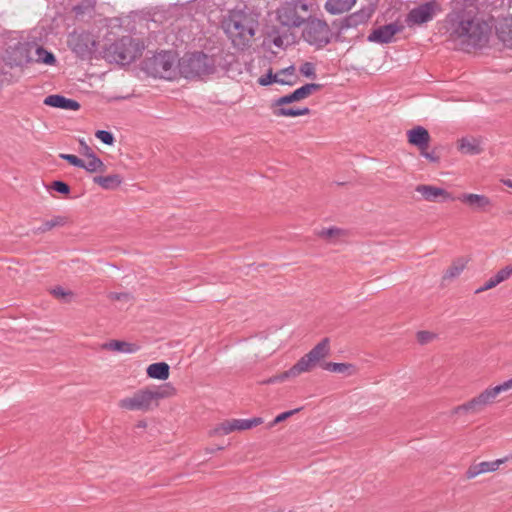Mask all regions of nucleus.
I'll list each match as a JSON object with an SVG mask.
<instances>
[{"label": "nucleus", "mask_w": 512, "mask_h": 512, "mask_svg": "<svg viewBox=\"0 0 512 512\" xmlns=\"http://www.w3.org/2000/svg\"><path fill=\"white\" fill-rule=\"evenodd\" d=\"M450 36L466 47H482L487 41L490 28L486 22L460 12L449 17Z\"/></svg>", "instance_id": "f257e3e1"}, {"label": "nucleus", "mask_w": 512, "mask_h": 512, "mask_svg": "<svg viewBox=\"0 0 512 512\" xmlns=\"http://www.w3.org/2000/svg\"><path fill=\"white\" fill-rule=\"evenodd\" d=\"M222 26L232 44L243 49L255 35L257 22L250 13L233 10L224 19Z\"/></svg>", "instance_id": "f03ea898"}, {"label": "nucleus", "mask_w": 512, "mask_h": 512, "mask_svg": "<svg viewBox=\"0 0 512 512\" xmlns=\"http://www.w3.org/2000/svg\"><path fill=\"white\" fill-rule=\"evenodd\" d=\"M178 67L186 79H202L216 72V59L204 52H194L181 58Z\"/></svg>", "instance_id": "7ed1b4c3"}, {"label": "nucleus", "mask_w": 512, "mask_h": 512, "mask_svg": "<svg viewBox=\"0 0 512 512\" xmlns=\"http://www.w3.org/2000/svg\"><path fill=\"white\" fill-rule=\"evenodd\" d=\"M329 350V339H322L314 348L301 357L289 370L274 378H270L268 383L284 381L288 378L296 377L301 373L308 372L313 366L329 354Z\"/></svg>", "instance_id": "20e7f679"}, {"label": "nucleus", "mask_w": 512, "mask_h": 512, "mask_svg": "<svg viewBox=\"0 0 512 512\" xmlns=\"http://www.w3.org/2000/svg\"><path fill=\"white\" fill-rule=\"evenodd\" d=\"M160 393L156 388H143L120 399L118 407L126 411H149L158 405Z\"/></svg>", "instance_id": "39448f33"}, {"label": "nucleus", "mask_w": 512, "mask_h": 512, "mask_svg": "<svg viewBox=\"0 0 512 512\" xmlns=\"http://www.w3.org/2000/svg\"><path fill=\"white\" fill-rule=\"evenodd\" d=\"M309 4L305 0H291L277 10V19L286 27H300L309 18Z\"/></svg>", "instance_id": "423d86ee"}, {"label": "nucleus", "mask_w": 512, "mask_h": 512, "mask_svg": "<svg viewBox=\"0 0 512 512\" xmlns=\"http://www.w3.org/2000/svg\"><path fill=\"white\" fill-rule=\"evenodd\" d=\"M302 36L308 44L319 49L331 42L332 32L326 21L308 18Z\"/></svg>", "instance_id": "0eeeda50"}, {"label": "nucleus", "mask_w": 512, "mask_h": 512, "mask_svg": "<svg viewBox=\"0 0 512 512\" xmlns=\"http://www.w3.org/2000/svg\"><path fill=\"white\" fill-rule=\"evenodd\" d=\"M439 11L440 5L435 0H431L411 9L406 15L405 22L408 27L422 25L432 21Z\"/></svg>", "instance_id": "6e6552de"}, {"label": "nucleus", "mask_w": 512, "mask_h": 512, "mask_svg": "<svg viewBox=\"0 0 512 512\" xmlns=\"http://www.w3.org/2000/svg\"><path fill=\"white\" fill-rule=\"evenodd\" d=\"M497 393L495 392L494 388H487L482 393H480L478 396L472 398L470 401L457 406L454 408L453 413L454 414H460V413H471V414H477L481 412L486 406L492 404L496 397Z\"/></svg>", "instance_id": "1a4fd4ad"}, {"label": "nucleus", "mask_w": 512, "mask_h": 512, "mask_svg": "<svg viewBox=\"0 0 512 512\" xmlns=\"http://www.w3.org/2000/svg\"><path fill=\"white\" fill-rule=\"evenodd\" d=\"M68 46L80 57L90 55L96 46L94 36L85 31H75L68 37Z\"/></svg>", "instance_id": "9d476101"}, {"label": "nucleus", "mask_w": 512, "mask_h": 512, "mask_svg": "<svg viewBox=\"0 0 512 512\" xmlns=\"http://www.w3.org/2000/svg\"><path fill=\"white\" fill-rule=\"evenodd\" d=\"M115 54L117 55L118 61L125 65L134 61L141 55V48L135 41L125 38L115 47Z\"/></svg>", "instance_id": "9b49d317"}, {"label": "nucleus", "mask_w": 512, "mask_h": 512, "mask_svg": "<svg viewBox=\"0 0 512 512\" xmlns=\"http://www.w3.org/2000/svg\"><path fill=\"white\" fill-rule=\"evenodd\" d=\"M403 26L399 25L397 22L389 23L386 25L379 26L375 28L367 37L369 42H374L378 44H388L391 43L394 39V36L401 32Z\"/></svg>", "instance_id": "f8f14e48"}, {"label": "nucleus", "mask_w": 512, "mask_h": 512, "mask_svg": "<svg viewBox=\"0 0 512 512\" xmlns=\"http://www.w3.org/2000/svg\"><path fill=\"white\" fill-rule=\"evenodd\" d=\"M322 88V84L319 83H307L288 95H284L274 101V106H284L292 102L300 101L307 98L313 92L318 91Z\"/></svg>", "instance_id": "ddd939ff"}, {"label": "nucleus", "mask_w": 512, "mask_h": 512, "mask_svg": "<svg viewBox=\"0 0 512 512\" xmlns=\"http://www.w3.org/2000/svg\"><path fill=\"white\" fill-rule=\"evenodd\" d=\"M415 191L422 195V197L429 202H446L454 201L456 198L443 188L433 185H418Z\"/></svg>", "instance_id": "4468645a"}, {"label": "nucleus", "mask_w": 512, "mask_h": 512, "mask_svg": "<svg viewBox=\"0 0 512 512\" xmlns=\"http://www.w3.org/2000/svg\"><path fill=\"white\" fill-rule=\"evenodd\" d=\"M455 198L475 212H488L492 207L491 199L483 194L463 193Z\"/></svg>", "instance_id": "2eb2a0df"}, {"label": "nucleus", "mask_w": 512, "mask_h": 512, "mask_svg": "<svg viewBox=\"0 0 512 512\" xmlns=\"http://www.w3.org/2000/svg\"><path fill=\"white\" fill-rule=\"evenodd\" d=\"M262 422V418L260 417H255L251 419H232L221 423L219 427L216 429V432L222 435H227L236 430L242 431L251 429L261 424Z\"/></svg>", "instance_id": "dca6fc26"}, {"label": "nucleus", "mask_w": 512, "mask_h": 512, "mask_svg": "<svg viewBox=\"0 0 512 512\" xmlns=\"http://www.w3.org/2000/svg\"><path fill=\"white\" fill-rule=\"evenodd\" d=\"M506 460L507 458H502L494 461H483L473 464L467 469L465 476L467 479H473L480 474L494 472L498 470L500 465L505 463Z\"/></svg>", "instance_id": "f3484780"}, {"label": "nucleus", "mask_w": 512, "mask_h": 512, "mask_svg": "<svg viewBox=\"0 0 512 512\" xmlns=\"http://www.w3.org/2000/svg\"><path fill=\"white\" fill-rule=\"evenodd\" d=\"M407 137L409 143L418 147L420 150H426L430 142V135L422 126H416L408 130Z\"/></svg>", "instance_id": "a211bd4d"}, {"label": "nucleus", "mask_w": 512, "mask_h": 512, "mask_svg": "<svg viewBox=\"0 0 512 512\" xmlns=\"http://www.w3.org/2000/svg\"><path fill=\"white\" fill-rule=\"evenodd\" d=\"M44 104L51 106V107L64 109V110L77 111L80 109V104L77 101H75L73 99L66 98L61 95L47 96L44 100Z\"/></svg>", "instance_id": "6ab92c4d"}, {"label": "nucleus", "mask_w": 512, "mask_h": 512, "mask_svg": "<svg viewBox=\"0 0 512 512\" xmlns=\"http://www.w3.org/2000/svg\"><path fill=\"white\" fill-rule=\"evenodd\" d=\"M103 348L112 352L133 354L139 350V345L128 341L110 340L104 344Z\"/></svg>", "instance_id": "aec40b11"}, {"label": "nucleus", "mask_w": 512, "mask_h": 512, "mask_svg": "<svg viewBox=\"0 0 512 512\" xmlns=\"http://www.w3.org/2000/svg\"><path fill=\"white\" fill-rule=\"evenodd\" d=\"M357 0H327L324 7L331 15H339L349 11Z\"/></svg>", "instance_id": "412c9836"}, {"label": "nucleus", "mask_w": 512, "mask_h": 512, "mask_svg": "<svg viewBox=\"0 0 512 512\" xmlns=\"http://www.w3.org/2000/svg\"><path fill=\"white\" fill-rule=\"evenodd\" d=\"M82 168L89 173H103L106 171V165L98 156H96L94 152H89L85 154L84 166Z\"/></svg>", "instance_id": "4be33fe9"}, {"label": "nucleus", "mask_w": 512, "mask_h": 512, "mask_svg": "<svg viewBox=\"0 0 512 512\" xmlns=\"http://www.w3.org/2000/svg\"><path fill=\"white\" fill-rule=\"evenodd\" d=\"M93 182L105 190H114L122 184V177L119 174L95 176Z\"/></svg>", "instance_id": "5701e85b"}, {"label": "nucleus", "mask_w": 512, "mask_h": 512, "mask_svg": "<svg viewBox=\"0 0 512 512\" xmlns=\"http://www.w3.org/2000/svg\"><path fill=\"white\" fill-rule=\"evenodd\" d=\"M373 9L362 8L346 18L347 27H356L358 25L365 24L372 16Z\"/></svg>", "instance_id": "b1692460"}, {"label": "nucleus", "mask_w": 512, "mask_h": 512, "mask_svg": "<svg viewBox=\"0 0 512 512\" xmlns=\"http://www.w3.org/2000/svg\"><path fill=\"white\" fill-rule=\"evenodd\" d=\"M258 83L261 86H268V85H271L272 83H278L281 85L292 86L295 84V81L292 79H285V78L279 77V74L273 73L272 69H269L265 75L261 76L258 79Z\"/></svg>", "instance_id": "393cba45"}, {"label": "nucleus", "mask_w": 512, "mask_h": 512, "mask_svg": "<svg viewBox=\"0 0 512 512\" xmlns=\"http://www.w3.org/2000/svg\"><path fill=\"white\" fill-rule=\"evenodd\" d=\"M459 150L465 155H477L481 153L482 148L477 139L463 138L459 143Z\"/></svg>", "instance_id": "a878e982"}, {"label": "nucleus", "mask_w": 512, "mask_h": 512, "mask_svg": "<svg viewBox=\"0 0 512 512\" xmlns=\"http://www.w3.org/2000/svg\"><path fill=\"white\" fill-rule=\"evenodd\" d=\"M28 61L52 65L55 62V57L52 53L44 50L43 48L35 47L33 53L28 56Z\"/></svg>", "instance_id": "bb28decb"}, {"label": "nucleus", "mask_w": 512, "mask_h": 512, "mask_svg": "<svg viewBox=\"0 0 512 512\" xmlns=\"http://www.w3.org/2000/svg\"><path fill=\"white\" fill-rule=\"evenodd\" d=\"M67 223V218L64 216H54L51 219L44 221L36 230L35 233H46L55 227H62Z\"/></svg>", "instance_id": "cd10ccee"}, {"label": "nucleus", "mask_w": 512, "mask_h": 512, "mask_svg": "<svg viewBox=\"0 0 512 512\" xmlns=\"http://www.w3.org/2000/svg\"><path fill=\"white\" fill-rule=\"evenodd\" d=\"M279 108L274 111V114L278 117H297L302 115H308L310 113V109L307 107L304 108H288L278 106Z\"/></svg>", "instance_id": "c85d7f7f"}, {"label": "nucleus", "mask_w": 512, "mask_h": 512, "mask_svg": "<svg viewBox=\"0 0 512 512\" xmlns=\"http://www.w3.org/2000/svg\"><path fill=\"white\" fill-rule=\"evenodd\" d=\"M323 369L335 372V373H346L350 374L351 370H354V366L348 363H335V362H326L322 365Z\"/></svg>", "instance_id": "c756f323"}, {"label": "nucleus", "mask_w": 512, "mask_h": 512, "mask_svg": "<svg viewBox=\"0 0 512 512\" xmlns=\"http://www.w3.org/2000/svg\"><path fill=\"white\" fill-rule=\"evenodd\" d=\"M465 268V264L462 261L455 262L444 274L445 279H452L458 277Z\"/></svg>", "instance_id": "7c9ffc66"}, {"label": "nucleus", "mask_w": 512, "mask_h": 512, "mask_svg": "<svg viewBox=\"0 0 512 512\" xmlns=\"http://www.w3.org/2000/svg\"><path fill=\"white\" fill-rule=\"evenodd\" d=\"M95 136L102 143L109 145V146L113 145L115 142V138H114L113 134L109 131L98 130V131H96Z\"/></svg>", "instance_id": "2f4dec72"}, {"label": "nucleus", "mask_w": 512, "mask_h": 512, "mask_svg": "<svg viewBox=\"0 0 512 512\" xmlns=\"http://www.w3.org/2000/svg\"><path fill=\"white\" fill-rule=\"evenodd\" d=\"M300 73L311 79L316 78V72H315V65L311 62H305L303 63L299 68Z\"/></svg>", "instance_id": "473e14b6"}, {"label": "nucleus", "mask_w": 512, "mask_h": 512, "mask_svg": "<svg viewBox=\"0 0 512 512\" xmlns=\"http://www.w3.org/2000/svg\"><path fill=\"white\" fill-rule=\"evenodd\" d=\"M60 158L66 160L69 164L82 168L84 166V160L80 159L76 155L73 154H60Z\"/></svg>", "instance_id": "72a5a7b5"}, {"label": "nucleus", "mask_w": 512, "mask_h": 512, "mask_svg": "<svg viewBox=\"0 0 512 512\" xmlns=\"http://www.w3.org/2000/svg\"><path fill=\"white\" fill-rule=\"evenodd\" d=\"M512 275V266H506L503 269L499 270L495 277L498 279V283H502L503 281L507 280Z\"/></svg>", "instance_id": "f704fd0d"}, {"label": "nucleus", "mask_w": 512, "mask_h": 512, "mask_svg": "<svg viewBox=\"0 0 512 512\" xmlns=\"http://www.w3.org/2000/svg\"><path fill=\"white\" fill-rule=\"evenodd\" d=\"M498 279H496L495 275L492 276L485 284L475 290V294L482 293L486 290L492 289L498 285Z\"/></svg>", "instance_id": "c9c22d12"}, {"label": "nucleus", "mask_w": 512, "mask_h": 512, "mask_svg": "<svg viewBox=\"0 0 512 512\" xmlns=\"http://www.w3.org/2000/svg\"><path fill=\"white\" fill-rule=\"evenodd\" d=\"M51 188L64 195H67L70 192V187L62 181H54Z\"/></svg>", "instance_id": "e433bc0d"}, {"label": "nucleus", "mask_w": 512, "mask_h": 512, "mask_svg": "<svg viewBox=\"0 0 512 512\" xmlns=\"http://www.w3.org/2000/svg\"><path fill=\"white\" fill-rule=\"evenodd\" d=\"M173 59L170 52L162 51V70L167 71L173 65Z\"/></svg>", "instance_id": "4c0bfd02"}, {"label": "nucleus", "mask_w": 512, "mask_h": 512, "mask_svg": "<svg viewBox=\"0 0 512 512\" xmlns=\"http://www.w3.org/2000/svg\"><path fill=\"white\" fill-rule=\"evenodd\" d=\"M497 395L507 392L512 389V378L504 381L503 383L493 387Z\"/></svg>", "instance_id": "58836bf2"}, {"label": "nucleus", "mask_w": 512, "mask_h": 512, "mask_svg": "<svg viewBox=\"0 0 512 512\" xmlns=\"http://www.w3.org/2000/svg\"><path fill=\"white\" fill-rule=\"evenodd\" d=\"M497 395L507 392L512 389V378L504 381L503 383L493 387Z\"/></svg>", "instance_id": "ea45409f"}, {"label": "nucleus", "mask_w": 512, "mask_h": 512, "mask_svg": "<svg viewBox=\"0 0 512 512\" xmlns=\"http://www.w3.org/2000/svg\"><path fill=\"white\" fill-rule=\"evenodd\" d=\"M147 374L151 378L160 379V363L151 364L147 368Z\"/></svg>", "instance_id": "a19ab883"}, {"label": "nucleus", "mask_w": 512, "mask_h": 512, "mask_svg": "<svg viewBox=\"0 0 512 512\" xmlns=\"http://www.w3.org/2000/svg\"><path fill=\"white\" fill-rule=\"evenodd\" d=\"M298 411H300L299 408L297 409H293V410H289V411H286V412H283L281 414H279L278 416L275 417V419L273 420V423L272 425L274 424H277V423H280L284 420H286L287 418H289L290 416L294 415L295 413H297Z\"/></svg>", "instance_id": "79ce46f5"}, {"label": "nucleus", "mask_w": 512, "mask_h": 512, "mask_svg": "<svg viewBox=\"0 0 512 512\" xmlns=\"http://www.w3.org/2000/svg\"><path fill=\"white\" fill-rule=\"evenodd\" d=\"M176 389L175 387L170 383L162 384V398L164 397H171L175 395Z\"/></svg>", "instance_id": "37998d69"}, {"label": "nucleus", "mask_w": 512, "mask_h": 512, "mask_svg": "<svg viewBox=\"0 0 512 512\" xmlns=\"http://www.w3.org/2000/svg\"><path fill=\"white\" fill-rule=\"evenodd\" d=\"M277 74H279V77L288 79V77H293L295 75V67L294 65H290L284 69H281L279 72H277Z\"/></svg>", "instance_id": "c03bdc74"}, {"label": "nucleus", "mask_w": 512, "mask_h": 512, "mask_svg": "<svg viewBox=\"0 0 512 512\" xmlns=\"http://www.w3.org/2000/svg\"><path fill=\"white\" fill-rule=\"evenodd\" d=\"M340 232H341V230L338 228H327V229L321 230L320 236L329 239V238L334 237L335 235L340 234Z\"/></svg>", "instance_id": "a18cd8bd"}, {"label": "nucleus", "mask_w": 512, "mask_h": 512, "mask_svg": "<svg viewBox=\"0 0 512 512\" xmlns=\"http://www.w3.org/2000/svg\"><path fill=\"white\" fill-rule=\"evenodd\" d=\"M421 155L432 163H437L439 157L434 152H427L426 150H420Z\"/></svg>", "instance_id": "49530a36"}, {"label": "nucleus", "mask_w": 512, "mask_h": 512, "mask_svg": "<svg viewBox=\"0 0 512 512\" xmlns=\"http://www.w3.org/2000/svg\"><path fill=\"white\" fill-rule=\"evenodd\" d=\"M432 338V335L426 331L418 332V340L420 343H426Z\"/></svg>", "instance_id": "de8ad7c7"}, {"label": "nucleus", "mask_w": 512, "mask_h": 512, "mask_svg": "<svg viewBox=\"0 0 512 512\" xmlns=\"http://www.w3.org/2000/svg\"><path fill=\"white\" fill-rule=\"evenodd\" d=\"M52 294L57 297V298H64L65 296H67L69 293L65 292L63 288L61 287H57L55 289L52 290Z\"/></svg>", "instance_id": "09e8293b"}, {"label": "nucleus", "mask_w": 512, "mask_h": 512, "mask_svg": "<svg viewBox=\"0 0 512 512\" xmlns=\"http://www.w3.org/2000/svg\"><path fill=\"white\" fill-rule=\"evenodd\" d=\"M169 365L165 362H162V381L166 380L169 377Z\"/></svg>", "instance_id": "8fccbe9b"}, {"label": "nucleus", "mask_w": 512, "mask_h": 512, "mask_svg": "<svg viewBox=\"0 0 512 512\" xmlns=\"http://www.w3.org/2000/svg\"><path fill=\"white\" fill-rule=\"evenodd\" d=\"M273 44L276 46V47H282L283 46V40L281 39V37H275L273 39Z\"/></svg>", "instance_id": "3c124183"}, {"label": "nucleus", "mask_w": 512, "mask_h": 512, "mask_svg": "<svg viewBox=\"0 0 512 512\" xmlns=\"http://www.w3.org/2000/svg\"><path fill=\"white\" fill-rule=\"evenodd\" d=\"M502 182L505 186L512 188V179H505Z\"/></svg>", "instance_id": "603ef678"}, {"label": "nucleus", "mask_w": 512, "mask_h": 512, "mask_svg": "<svg viewBox=\"0 0 512 512\" xmlns=\"http://www.w3.org/2000/svg\"><path fill=\"white\" fill-rule=\"evenodd\" d=\"M81 144H82V146L84 147V152H83V154H84V155H85L86 153L93 152V151L91 150V148H90V147H88L86 144H84L83 142H81Z\"/></svg>", "instance_id": "864d4df0"}, {"label": "nucleus", "mask_w": 512, "mask_h": 512, "mask_svg": "<svg viewBox=\"0 0 512 512\" xmlns=\"http://www.w3.org/2000/svg\"><path fill=\"white\" fill-rule=\"evenodd\" d=\"M138 427H141V428H144L146 427V423L145 421H140L138 424H137Z\"/></svg>", "instance_id": "5fc2aeb1"}]
</instances>
